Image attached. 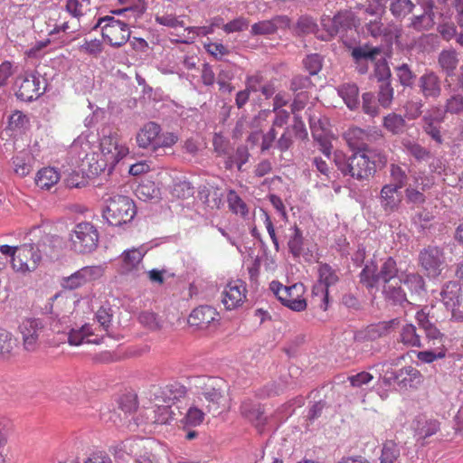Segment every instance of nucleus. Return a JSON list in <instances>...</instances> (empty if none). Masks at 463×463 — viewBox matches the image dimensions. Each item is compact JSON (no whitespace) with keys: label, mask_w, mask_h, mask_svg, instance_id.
<instances>
[{"label":"nucleus","mask_w":463,"mask_h":463,"mask_svg":"<svg viewBox=\"0 0 463 463\" xmlns=\"http://www.w3.org/2000/svg\"><path fill=\"white\" fill-rule=\"evenodd\" d=\"M100 151L106 164L99 166V170L109 166L110 169L123 159L128 153V146L121 142L117 133L104 136L100 140Z\"/></svg>","instance_id":"6e6552de"},{"label":"nucleus","mask_w":463,"mask_h":463,"mask_svg":"<svg viewBox=\"0 0 463 463\" xmlns=\"http://www.w3.org/2000/svg\"><path fill=\"white\" fill-rule=\"evenodd\" d=\"M15 85L17 99L23 101H32L42 94L41 81L38 77L33 74H24L16 79Z\"/></svg>","instance_id":"4468645a"},{"label":"nucleus","mask_w":463,"mask_h":463,"mask_svg":"<svg viewBox=\"0 0 463 463\" xmlns=\"http://www.w3.org/2000/svg\"><path fill=\"white\" fill-rule=\"evenodd\" d=\"M227 203L229 209L235 214L245 218L249 213V208L246 203L239 196L234 190H230L227 194Z\"/></svg>","instance_id":"e433bc0d"},{"label":"nucleus","mask_w":463,"mask_h":463,"mask_svg":"<svg viewBox=\"0 0 463 463\" xmlns=\"http://www.w3.org/2000/svg\"><path fill=\"white\" fill-rule=\"evenodd\" d=\"M198 382L203 385V392L199 399L203 402L207 412L217 416L222 411L229 409L228 384L223 379L218 377H199Z\"/></svg>","instance_id":"f257e3e1"},{"label":"nucleus","mask_w":463,"mask_h":463,"mask_svg":"<svg viewBox=\"0 0 463 463\" xmlns=\"http://www.w3.org/2000/svg\"><path fill=\"white\" fill-rule=\"evenodd\" d=\"M80 269L68 277H64L61 280V285L65 289L73 290L85 285Z\"/></svg>","instance_id":"864d4df0"},{"label":"nucleus","mask_w":463,"mask_h":463,"mask_svg":"<svg viewBox=\"0 0 463 463\" xmlns=\"http://www.w3.org/2000/svg\"><path fill=\"white\" fill-rule=\"evenodd\" d=\"M204 420V412L195 406L190 407L182 422L186 426L195 427Z\"/></svg>","instance_id":"603ef678"},{"label":"nucleus","mask_w":463,"mask_h":463,"mask_svg":"<svg viewBox=\"0 0 463 463\" xmlns=\"http://www.w3.org/2000/svg\"><path fill=\"white\" fill-rule=\"evenodd\" d=\"M178 139V136L175 133L169 131L162 132V130H160L156 138L152 151L156 152L160 148L172 147L177 143Z\"/></svg>","instance_id":"79ce46f5"},{"label":"nucleus","mask_w":463,"mask_h":463,"mask_svg":"<svg viewBox=\"0 0 463 463\" xmlns=\"http://www.w3.org/2000/svg\"><path fill=\"white\" fill-rule=\"evenodd\" d=\"M446 355V348L444 345L436 346L430 345V348L425 351L417 353V358L425 364H430L438 359H441Z\"/></svg>","instance_id":"58836bf2"},{"label":"nucleus","mask_w":463,"mask_h":463,"mask_svg":"<svg viewBox=\"0 0 463 463\" xmlns=\"http://www.w3.org/2000/svg\"><path fill=\"white\" fill-rule=\"evenodd\" d=\"M17 333L23 350L33 354L39 351L42 345L49 336V328L46 321L39 317H24L19 322Z\"/></svg>","instance_id":"f03ea898"},{"label":"nucleus","mask_w":463,"mask_h":463,"mask_svg":"<svg viewBox=\"0 0 463 463\" xmlns=\"http://www.w3.org/2000/svg\"><path fill=\"white\" fill-rule=\"evenodd\" d=\"M218 312L210 306H200L194 308L189 317L190 326L197 329H206L210 324L217 319Z\"/></svg>","instance_id":"aec40b11"},{"label":"nucleus","mask_w":463,"mask_h":463,"mask_svg":"<svg viewBox=\"0 0 463 463\" xmlns=\"http://www.w3.org/2000/svg\"><path fill=\"white\" fill-rule=\"evenodd\" d=\"M17 340L9 331L0 327V359H10L17 354Z\"/></svg>","instance_id":"a878e982"},{"label":"nucleus","mask_w":463,"mask_h":463,"mask_svg":"<svg viewBox=\"0 0 463 463\" xmlns=\"http://www.w3.org/2000/svg\"><path fill=\"white\" fill-rule=\"evenodd\" d=\"M264 81V78L260 71L252 75H248L245 79V88L250 92H257L260 90Z\"/></svg>","instance_id":"69168bd1"},{"label":"nucleus","mask_w":463,"mask_h":463,"mask_svg":"<svg viewBox=\"0 0 463 463\" xmlns=\"http://www.w3.org/2000/svg\"><path fill=\"white\" fill-rule=\"evenodd\" d=\"M250 33L252 35L271 34L275 33V27L271 19L264 20L252 24Z\"/></svg>","instance_id":"680f3d73"},{"label":"nucleus","mask_w":463,"mask_h":463,"mask_svg":"<svg viewBox=\"0 0 463 463\" xmlns=\"http://www.w3.org/2000/svg\"><path fill=\"white\" fill-rule=\"evenodd\" d=\"M401 187L397 186L396 184H389L383 187L381 191L382 195V205L387 210V209H393L398 202L399 198L397 195V191Z\"/></svg>","instance_id":"ea45409f"},{"label":"nucleus","mask_w":463,"mask_h":463,"mask_svg":"<svg viewBox=\"0 0 463 463\" xmlns=\"http://www.w3.org/2000/svg\"><path fill=\"white\" fill-rule=\"evenodd\" d=\"M318 278V283L314 286L312 292L314 296L321 297L323 302L321 307L326 310L328 304V288L336 284L339 278L335 270L326 263L319 265Z\"/></svg>","instance_id":"ddd939ff"},{"label":"nucleus","mask_w":463,"mask_h":463,"mask_svg":"<svg viewBox=\"0 0 463 463\" xmlns=\"http://www.w3.org/2000/svg\"><path fill=\"white\" fill-rule=\"evenodd\" d=\"M95 27L101 29L103 39L114 47L124 45L130 37L128 21H121L114 16L106 15L100 17Z\"/></svg>","instance_id":"0eeeda50"},{"label":"nucleus","mask_w":463,"mask_h":463,"mask_svg":"<svg viewBox=\"0 0 463 463\" xmlns=\"http://www.w3.org/2000/svg\"><path fill=\"white\" fill-rule=\"evenodd\" d=\"M438 63L447 76H452L458 64L456 51L453 49L443 50L438 57Z\"/></svg>","instance_id":"2f4dec72"},{"label":"nucleus","mask_w":463,"mask_h":463,"mask_svg":"<svg viewBox=\"0 0 463 463\" xmlns=\"http://www.w3.org/2000/svg\"><path fill=\"white\" fill-rule=\"evenodd\" d=\"M401 38L402 30L398 25L390 24L386 26L381 33V41L384 43L378 47V54L383 52L384 55H388L393 43L402 47L403 43Z\"/></svg>","instance_id":"b1692460"},{"label":"nucleus","mask_w":463,"mask_h":463,"mask_svg":"<svg viewBox=\"0 0 463 463\" xmlns=\"http://www.w3.org/2000/svg\"><path fill=\"white\" fill-rule=\"evenodd\" d=\"M297 27L303 33H310L315 32L317 25L311 16L303 15L298 18Z\"/></svg>","instance_id":"774afa93"},{"label":"nucleus","mask_w":463,"mask_h":463,"mask_svg":"<svg viewBox=\"0 0 463 463\" xmlns=\"http://www.w3.org/2000/svg\"><path fill=\"white\" fill-rule=\"evenodd\" d=\"M269 289L280 301V303L295 312L306 310L307 307L305 298L306 287L303 283H295L290 286H284L278 280L269 284Z\"/></svg>","instance_id":"423d86ee"},{"label":"nucleus","mask_w":463,"mask_h":463,"mask_svg":"<svg viewBox=\"0 0 463 463\" xmlns=\"http://www.w3.org/2000/svg\"><path fill=\"white\" fill-rule=\"evenodd\" d=\"M441 301L447 309L452 311V317L458 320L462 317V315L456 313V308L460 305L461 298V287L456 281H449L444 285L440 292Z\"/></svg>","instance_id":"f3484780"},{"label":"nucleus","mask_w":463,"mask_h":463,"mask_svg":"<svg viewBox=\"0 0 463 463\" xmlns=\"http://www.w3.org/2000/svg\"><path fill=\"white\" fill-rule=\"evenodd\" d=\"M249 26V21L244 17H238L222 25V29L226 33L241 32Z\"/></svg>","instance_id":"e2e57ef3"},{"label":"nucleus","mask_w":463,"mask_h":463,"mask_svg":"<svg viewBox=\"0 0 463 463\" xmlns=\"http://www.w3.org/2000/svg\"><path fill=\"white\" fill-rule=\"evenodd\" d=\"M399 280L408 288L411 296L421 297L425 292L424 279L419 274H406L401 271V274L399 275Z\"/></svg>","instance_id":"cd10ccee"},{"label":"nucleus","mask_w":463,"mask_h":463,"mask_svg":"<svg viewBox=\"0 0 463 463\" xmlns=\"http://www.w3.org/2000/svg\"><path fill=\"white\" fill-rule=\"evenodd\" d=\"M337 91L350 109L354 110L358 108L359 90L355 84H344L338 88Z\"/></svg>","instance_id":"f704fd0d"},{"label":"nucleus","mask_w":463,"mask_h":463,"mask_svg":"<svg viewBox=\"0 0 463 463\" xmlns=\"http://www.w3.org/2000/svg\"><path fill=\"white\" fill-rule=\"evenodd\" d=\"M419 264L429 278H438L445 267V253L442 248L429 245L419 253Z\"/></svg>","instance_id":"9d476101"},{"label":"nucleus","mask_w":463,"mask_h":463,"mask_svg":"<svg viewBox=\"0 0 463 463\" xmlns=\"http://www.w3.org/2000/svg\"><path fill=\"white\" fill-rule=\"evenodd\" d=\"M155 20L157 24L171 28L183 27L184 25V22L175 15L174 6L169 1L166 5H163L162 9L156 12Z\"/></svg>","instance_id":"bb28decb"},{"label":"nucleus","mask_w":463,"mask_h":463,"mask_svg":"<svg viewBox=\"0 0 463 463\" xmlns=\"http://www.w3.org/2000/svg\"><path fill=\"white\" fill-rule=\"evenodd\" d=\"M71 241L75 251L80 253L91 252L98 246L99 232L93 224L80 222L75 226Z\"/></svg>","instance_id":"9b49d317"},{"label":"nucleus","mask_w":463,"mask_h":463,"mask_svg":"<svg viewBox=\"0 0 463 463\" xmlns=\"http://www.w3.org/2000/svg\"><path fill=\"white\" fill-rule=\"evenodd\" d=\"M352 56L357 62L363 60H370L373 61L376 58V48L366 44L359 46L353 49Z\"/></svg>","instance_id":"09e8293b"},{"label":"nucleus","mask_w":463,"mask_h":463,"mask_svg":"<svg viewBox=\"0 0 463 463\" xmlns=\"http://www.w3.org/2000/svg\"><path fill=\"white\" fill-rule=\"evenodd\" d=\"M137 213L134 201L125 195H115L107 201L103 217L112 226H121L133 220Z\"/></svg>","instance_id":"39448f33"},{"label":"nucleus","mask_w":463,"mask_h":463,"mask_svg":"<svg viewBox=\"0 0 463 463\" xmlns=\"http://www.w3.org/2000/svg\"><path fill=\"white\" fill-rule=\"evenodd\" d=\"M90 5V0H66L65 10L72 17L80 19Z\"/></svg>","instance_id":"37998d69"},{"label":"nucleus","mask_w":463,"mask_h":463,"mask_svg":"<svg viewBox=\"0 0 463 463\" xmlns=\"http://www.w3.org/2000/svg\"><path fill=\"white\" fill-rule=\"evenodd\" d=\"M67 341L70 345H80L82 344L100 343L98 335L95 334L92 325L85 324L80 327H72L67 333Z\"/></svg>","instance_id":"a211bd4d"},{"label":"nucleus","mask_w":463,"mask_h":463,"mask_svg":"<svg viewBox=\"0 0 463 463\" xmlns=\"http://www.w3.org/2000/svg\"><path fill=\"white\" fill-rule=\"evenodd\" d=\"M383 294L387 301L392 302L394 305H401L407 301L406 295L402 288L393 286L392 284L384 286Z\"/></svg>","instance_id":"a19ab883"},{"label":"nucleus","mask_w":463,"mask_h":463,"mask_svg":"<svg viewBox=\"0 0 463 463\" xmlns=\"http://www.w3.org/2000/svg\"><path fill=\"white\" fill-rule=\"evenodd\" d=\"M423 330L426 334L428 343L430 344V345L436 346L444 345V335L433 324L426 326Z\"/></svg>","instance_id":"4d7b16f0"},{"label":"nucleus","mask_w":463,"mask_h":463,"mask_svg":"<svg viewBox=\"0 0 463 463\" xmlns=\"http://www.w3.org/2000/svg\"><path fill=\"white\" fill-rule=\"evenodd\" d=\"M157 193V189L153 182L147 181L139 184L136 189L137 195L144 200L153 198Z\"/></svg>","instance_id":"052dcab7"},{"label":"nucleus","mask_w":463,"mask_h":463,"mask_svg":"<svg viewBox=\"0 0 463 463\" xmlns=\"http://www.w3.org/2000/svg\"><path fill=\"white\" fill-rule=\"evenodd\" d=\"M151 449L152 442L141 438H130L122 442V450L137 458L145 451H149Z\"/></svg>","instance_id":"c85d7f7f"},{"label":"nucleus","mask_w":463,"mask_h":463,"mask_svg":"<svg viewBox=\"0 0 463 463\" xmlns=\"http://www.w3.org/2000/svg\"><path fill=\"white\" fill-rule=\"evenodd\" d=\"M390 69L385 61H378V104L388 107L393 97V90L389 82Z\"/></svg>","instance_id":"dca6fc26"},{"label":"nucleus","mask_w":463,"mask_h":463,"mask_svg":"<svg viewBox=\"0 0 463 463\" xmlns=\"http://www.w3.org/2000/svg\"><path fill=\"white\" fill-rule=\"evenodd\" d=\"M404 124L405 121L402 117L394 113L389 114L383 120V126L393 134L402 132Z\"/></svg>","instance_id":"3c124183"},{"label":"nucleus","mask_w":463,"mask_h":463,"mask_svg":"<svg viewBox=\"0 0 463 463\" xmlns=\"http://www.w3.org/2000/svg\"><path fill=\"white\" fill-rule=\"evenodd\" d=\"M445 111L451 114H458L463 111V97L459 94L451 96L447 99Z\"/></svg>","instance_id":"0e129e2a"},{"label":"nucleus","mask_w":463,"mask_h":463,"mask_svg":"<svg viewBox=\"0 0 463 463\" xmlns=\"http://www.w3.org/2000/svg\"><path fill=\"white\" fill-rule=\"evenodd\" d=\"M372 158L373 152L370 150L354 152L347 160L342 153L335 154V163L343 175H349L357 179H366L373 175L375 162Z\"/></svg>","instance_id":"20e7f679"},{"label":"nucleus","mask_w":463,"mask_h":463,"mask_svg":"<svg viewBox=\"0 0 463 463\" xmlns=\"http://www.w3.org/2000/svg\"><path fill=\"white\" fill-rule=\"evenodd\" d=\"M0 253L10 257L13 269L23 274L36 269L42 260L40 250L34 243H24L19 246L1 245Z\"/></svg>","instance_id":"7ed1b4c3"},{"label":"nucleus","mask_w":463,"mask_h":463,"mask_svg":"<svg viewBox=\"0 0 463 463\" xmlns=\"http://www.w3.org/2000/svg\"><path fill=\"white\" fill-rule=\"evenodd\" d=\"M85 283L100 279L105 272L102 265L86 266L80 269Z\"/></svg>","instance_id":"6e6d98bb"},{"label":"nucleus","mask_w":463,"mask_h":463,"mask_svg":"<svg viewBox=\"0 0 463 463\" xmlns=\"http://www.w3.org/2000/svg\"><path fill=\"white\" fill-rule=\"evenodd\" d=\"M400 449L393 441H386L383 444L381 455V463H398Z\"/></svg>","instance_id":"a18cd8bd"},{"label":"nucleus","mask_w":463,"mask_h":463,"mask_svg":"<svg viewBox=\"0 0 463 463\" xmlns=\"http://www.w3.org/2000/svg\"><path fill=\"white\" fill-rule=\"evenodd\" d=\"M418 85L422 96L427 99H437L441 94L440 80L433 71H428L421 75Z\"/></svg>","instance_id":"412c9836"},{"label":"nucleus","mask_w":463,"mask_h":463,"mask_svg":"<svg viewBox=\"0 0 463 463\" xmlns=\"http://www.w3.org/2000/svg\"><path fill=\"white\" fill-rule=\"evenodd\" d=\"M321 24L330 37L339 34L343 38L349 31L356 28V20L352 12L344 11L332 18L323 17Z\"/></svg>","instance_id":"f8f14e48"},{"label":"nucleus","mask_w":463,"mask_h":463,"mask_svg":"<svg viewBox=\"0 0 463 463\" xmlns=\"http://www.w3.org/2000/svg\"><path fill=\"white\" fill-rule=\"evenodd\" d=\"M288 246L289 251L295 256L298 257L303 250V235L301 230L298 227H294V232L290 237Z\"/></svg>","instance_id":"de8ad7c7"},{"label":"nucleus","mask_w":463,"mask_h":463,"mask_svg":"<svg viewBox=\"0 0 463 463\" xmlns=\"http://www.w3.org/2000/svg\"><path fill=\"white\" fill-rule=\"evenodd\" d=\"M345 139L354 152L369 151L371 137L362 128H351L345 133Z\"/></svg>","instance_id":"4be33fe9"},{"label":"nucleus","mask_w":463,"mask_h":463,"mask_svg":"<svg viewBox=\"0 0 463 463\" xmlns=\"http://www.w3.org/2000/svg\"><path fill=\"white\" fill-rule=\"evenodd\" d=\"M240 411L242 417L247 419L259 430H261L267 423V418L264 416V409L261 404L250 399L242 401L240 406Z\"/></svg>","instance_id":"6ab92c4d"},{"label":"nucleus","mask_w":463,"mask_h":463,"mask_svg":"<svg viewBox=\"0 0 463 463\" xmlns=\"http://www.w3.org/2000/svg\"><path fill=\"white\" fill-rule=\"evenodd\" d=\"M423 382V376L420 372L412 367L407 366L399 371H387L382 379V383L386 386L396 384L400 389H417Z\"/></svg>","instance_id":"1a4fd4ad"},{"label":"nucleus","mask_w":463,"mask_h":463,"mask_svg":"<svg viewBox=\"0 0 463 463\" xmlns=\"http://www.w3.org/2000/svg\"><path fill=\"white\" fill-rule=\"evenodd\" d=\"M95 317L96 320L100 325V327H102V329L107 332L111 324L113 317L111 308L102 306L98 309Z\"/></svg>","instance_id":"13d9d810"},{"label":"nucleus","mask_w":463,"mask_h":463,"mask_svg":"<svg viewBox=\"0 0 463 463\" xmlns=\"http://www.w3.org/2000/svg\"><path fill=\"white\" fill-rule=\"evenodd\" d=\"M401 341L403 345L411 347H420V337L416 332V327L412 324H406L402 326L400 334Z\"/></svg>","instance_id":"4c0bfd02"},{"label":"nucleus","mask_w":463,"mask_h":463,"mask_svg":"<svg viewBox=\"0 0 463 463\" xmlns=\"http://www.w3.org/2000/svg\"><path fill=\"white\" fill-rule=\"evenodd\" d=\"M118 4L126 5L122 9L112 11L113 14L131 13L135 20L139 18L146 11L145 0H117Z\"/></svg>","instance_id":"c9c22d12"},{"label":"nucleus","mask_w":463,"mask_h":463,"mask_svg":"<svg viewBox=\"0 0 463 463\" xmlns=\"http://www.w3.org/2000/svg\"><path fill=\"white\" fill-rule=\"evenodd\" d=\"M246 284L241 280L230 281L222 291V302L228 310L241 307L246 300Z\"/></svg>","instance_id":"2eb2a0df"},{"label":"nucleus","mask_w":463,"mask_h":463,"mask_svg":"<svg viewBox=\"0 0 463 463\" xmlns=\"http://www.w3.org/2000/svg\"><path fill=\"white\" fill-rule=\"evenodd\" d=\"M415 435L419 439H426L434 435L439 429L437 420L428 419L424 415H419L413 421Z\"/></svg>","instance_id":"393cba45"},{"label":"nucleus","mask_w":463,"mask_h":463,"mask_svg":"<svg viewBox=\"0 0 463 463\" xmlns=\"http://www.w3.org/2000/svg\"><path fill=\"white\" fill-rule=\"evenodd\" d=\"M414 7L411 0H392L390 10L397 18H403L409 14Z\"/></svg>","instance_id":"c03bdc74"},{"label":"nucleus","mask_w":463,"mask_h":463,"mask_svg":"<svg viewBox=\"0 0 463 463\" xmlns=\"http://www.w3.org/2000/svg\"><path fill=\"white\" fill-rule=\"evenodd\" d=\"M79 51L89 55L98 56L103 51V44L99 39H86L83 43L79 46Z\"/></svg>","instance_id":"5fc2aeb1"},{"label":"nucleus","mask_w":463,"mask_h":463,"mask_svg":"<svg viewBox=\"0 0 463 463\" xmlns=\"http://www.w3.org/2000/svg\"><path fill=\"white\" fill-rule=\"evenodd\" d=\"M173 401L169 399L165 404L156 405L153 410L149 411L151 421L156 424H168L174 419V411H172Z\"/></svg>","instance_id":"473e14b6"},{"label":"nucleus","mask_w":463,"mask_h":463,"mask_svg":"<svg viewBox=\"0 0 463 463\" xmlns=\"http://www.w3.org/2000/svg\"><path fill=\"white\" fill-rule=\"evenodd\" d=\"M145 252L141 249L133 248L125 250L121 255V272L128 273L135 269L142 261Z\"/></svg>","instance_id":"c756f323"},{"label":"nucleus","mask_w":463,"mask_h":463,"mask_svg":"<svg viewBox=\"0 0 463 463\" xmlns=\"http://www.w3.org/2000/svg\"><path fill=\"white\" fill-rule=\"evenodd\" d=\"M160 130L161 127L159 124L153 121L146 123L136 135L137 146L143 149L152 150Z\"/></svg>","instance_id":"5701e85b"},{"label":"nucleus","mask_w":463,"mask_h":463,"mask_svg":"<svg viewBox=\"0 0 463 463\" xmlns=\"http://www.w3.org/2000/svg\"><path fill=\"white\" fill-rule=\"evenodd\" d=\"M424 121V130L425 132L430 135L432 139H434L438 143L442 142V137L440 135L439 128L434 124V119L430 115H425L423 117Z\"/></svg>","instance_id":"bf43d9fd"},{"label":"nucleus","mask_w":463,"mask_h":463,"mask_svg":"<svg viewBox=\"0 0 463 463\" xmlns=\"http://www.w3.org/2000/svg\"><path fill=\"white\" fill-rule=\"evenodd\" d=\"M60 178V174L55 168L44 167L38 171L35 184L41 189L49 190L59 182Z\"/></svg>","instance_id":"7c9ffc66"},{"label":"nucleus","mask_w":463,"mask_h":463,"mask_svg":"<svg viewBox=\"0 0 463 463\" xmlns=\"http://www.w3.org/2000/svg\"><path fill=\"white\" fill-rule=\"evenodd\" d=\"M400 274L401 272L399 273L396 262L392 258H389L382 265L381 271L378 273V279L381 278L385 282H388L395 277L399 278Z\"/></svg>","instance_id":"49530a36"},{"label":"nucleus","mask_w":463,"mask_h":463,"mask_svg":"<svg viewBox=\"0 0 463 463\" xmlns=\"http://www.w3.org/2000/svg\"><path fill=\"white\" fill-rule=\"evenodd\" d=\"M434 25V14L432 5L428 4L424 6L423 14L415 15L411 22V27L417 31H428Z\"/></svg>","instance_id":"72a5a7b5"},{"label":"nucleus","mask_w":463,"mask_h":463,"mask_svg":"<svg viewBox=\"0 0 463 463\" xmlns=\"http://www.w3.org/2000/svg\"><path fill=\"white\" fill-rule=\"evenodd\" d=\"M363 111L368 115L374 117L376 115V99L373 92H365L363 94Z\"/></svg>","instance_id":"338daca9"},{"label":"nucleus","mask_w":463,"mask_h":463,"mask_svg":"<svg viewBox=\"0 0 463 463\" xmlns=\"http://www.w3.org/2000/svg\"><path fill=\"white\" fill-rule=\"evenodd\" d=\"M360 282L368 290L373 289L376 284V267L365 266L360 274Z\"/></svg>","instance_id":"8fccbe9b"}]
</instances>
